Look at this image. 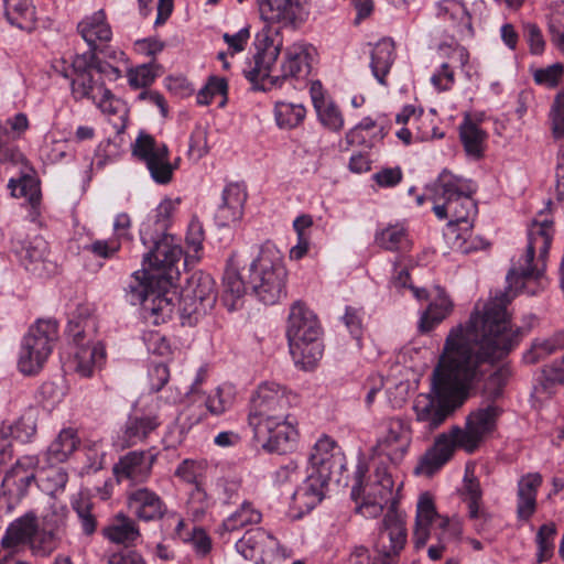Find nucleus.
Segmentation results:
<instances>
[{
    "label": "nucleus",
    "mask_w": 564,
    "mask_h": 564,
    "mask_svg": "<svg viewBox=\"0 0 564 564\" xmlns=\"http://www.w3.org/2000/svg\"><path fill=\"white\" fill-rule=\"evenodd\" d=\"M187 247L197 254L203 248V241L205 239V231L203 224L194 217L187 228L186 232Z\"/></svg>",
    "instance_id": "nucleus-59"
},
{
    "label": "nucleus",
    "mask_w": 564,
    "mask_h": 564,
    "mask_svg": "<svg viewBox=\"0 0 564 564\" xmlns=\"http://www.w3.org/2000/svg\"><path fill=\"white\" fill-rule=\"evenodd\" d=\"M159 68V65L153 62L142 64L137 66L135 68H131L128 72V80L131 87L133 88H143L150 86L158 73L155 69Z\"/></svg>",
    "instance_id": "nucleus-51"
},
{
    "label": "nucleus",
    "mask_w": 564,
    "mask_h": 564,
    "mask_svg": "<svg viewBox=\"0 0 564 564\" xmlns=\"http://www.w3.org/2000/svg\"><path fill=\"white\" fill-rule=\"evenodd\" d=\"M228 83L223 77L210 76L206 85L197 94L199 105H209L216 95L223 96L220 106L227 101Z\"/></svg>",
    "instance_id": "nucleus-49"
},
{
    "label": "nucleus",
    "mask_w": 564,
    "mask_h": 564,
    "mask_svg": "<svg viewBox=\"0 0 564 564\" xmlns=\"http://www.w3.org/2000/svg\"><path fill=\"white\" fill-rule=\"evenodd\" d=\"M552 228V220H534L524 254L507 273V290L489 301L482 314L473 312L466 326L459 324L449 330L433 370L431 392L419 394L414 401L416 421L424 429L440 427L468 399L473 384L485 375L484 365L505 359L530 332L534 316L524 318L525 326L513 328L507 306L528 280L542 275Z\"/></svg>",
    "instance_id": "nucleus-1"
},
{
    "label": "nucleus",
    "mask_w": 564,
    "mask_h": 564,
    "mask_svg": "<svg viewBox=\"0 0 564 564\" xmlns=\"http://www.w3.org/2000/svg\"><path fill=\"white\" fill-rule=\"evenodd\" d=\"M436 295L420 318L419 329L429 333L447 318L454 308V303L441 286H435Z\"/></svg>",
    "instance_id": "nucleus-30"
},
{
    "label": "nucleus",
    "mask_w": 564,
    "mask_h": 564,
    "mask_svg": "<svg viewBox=\"0 0 564 564\" xmlns=\"http://www.w3.org/2000/svg\"><path fill=\"white\" fill-rule=\"evenodd\" d=\"M217 300L215 281L203 271L192 273L182 286L178 299V313L182 324L193 325L198 316L210 311Z\"/></svg>",
    "instance_id": "nucleus-11"
},
{
    "label": "nucleus",
    "mask_w": 564,
    "mask_h": 564,
    "mask_svg": "<svg viewBox=\"0 0 564 564\" xmlns=\"http://www.w3.org/2000/svg\"><path fill=\"white\" fill-rule=\"evenodd\" d=\"M247 199L245 187L238 183L228 184L221 195V203L215 214V220L220 227L229 226L241 219L243 205Z\"/></svg>",
    "instance_id": "nucleus-25"
},
{
    "label": "nucleus",
    "mask_w": 564,
    "mask_h": 564,
    "mask_svg": "<svg viewBox=\"0 0 564 564\" xmlns=\"http://www.w3.org/2000/svg\"><path fill=\"white\" fill-rule=\"evenodd\" d=\"M308 462L313 471L322 474V477H332L336 482L340 481V476L346 469L345 455L328 436H323L316 442Z\"/></svg>",
    "instance_id": "nucleus-17"
},
{
    "label": "nucleus",
    "mask_w": 564,
    "mask_h": 564,
    "mask_svg": "<svg viewBox=\"0 0 564 564\" xmlns=\"http://www.w3.org/2000/svg\"><path fill=\"white\" fill-rule=\"evenodd\" d=\"M436 517H438V513L432 496L429 492H423L417 501L415 523L417 525H431Z\"/></svg>",
    "instance_id": "nucleus-56"
},
{
    "label": "nucleus",
    "mask_w": 564,
    "mask_h": 564,
    "mask_svg": "<svg viewBox=\"0 0 564 564\" xmlns=\"http://www.w3.org/2000/svg\"><path fill=\"white\" fill-rule=\"evenodd\" d=\"M411 444V431L402 419H390L387 433L377 441L373 451L387 456L391 463L399 464Z\"/></svg>",
    "instance_id": "nucleus-19"
},
{
    "label": "nucleus",
    "mask_w": 564,
    "mask_h": 564,
    "mask_svg": "<svg viewBox=\"0 0 564 564\" xmlns=\"http://www.w3.org/2000/svg\"><path fill=\"white\" fill-rule=\"evenodd\" d=\"M132 155L145 164L156 184L166 185L173 180L176 165L170 162V150L165 143H159L151 134L139 133L132 144Z\"/></svg>",
    "instance_id": "nucleus-13"
},
{
    "label": "nucleus",
    "mask_w": 564,
    "mask_h": 564,
    "mask_svg": "<svg viewBox=\"0 0 564 564\" xmlns=\"http://www.w3.org/2000/svg\"><path fill=\"white\" fill-rule=\"evenodd\" d=\"M58 325L54 319H37L21 340L18 368L26 376L37 375L53 351Z\"/></svg>",
    "instance_id": "nucleus-8"
},
{
    "label": "nucleus",
    "mask_w": 564,
    "mask_h": 564,
    "mask_svg": "<svg viewBox=\"0 0 564 564\" xmlns=\"http://www.w3.org/2000/svg\"><path fill=\"white\" fill-rule=\"evenodd\" d=\"M180 199L166 198L154 215L142 224L140 239L147 248L143 254V279L135 272L124 286V297L131 305L140 304L143 317L159 325L172 317L176 292L174 279L178 276L175 264L183 254L177 239L167 234L171 217Z\"/></svg>",
    "instance_id": "nucleus-2"
},
{
    "label": "nucleus",
    "mask_w": 564,
    "mask_h": 564,
    "mask_svg": "<svg viewBox=\"0 0 564 564\" xmlns=\"http://www.w3.org/2000/svg\"><path fill=\"white\" fill-rule=\"evenodd\" d=\"M205 405L210 414L220 415L231 406V400L229 397H224L223 390L217 388L214 394L207 397Z\"/></svg>",
    "instance_id": "nucleus-64"
},
{
    "label": "nucleus",
    "mask_w": 564,
    "mask_h": 564,
    "mask_svg": "<svg viewBox=\"0 0 564 564\" xmlns=\"http://www.w3.org/2000/svg\"><path fill=\"white\" fill-rule=\"evenodd\" d=\"M85 535H93L97 530V516L94 512L95 505L88 498H78L72 502Z\"/></svg>",
    "instance_id": "nucleus-48"
},
{
    "label": "nucleus",
    "mask_w": 564,
    "mask_h": 564,
    "mask_svg": "<svg viewBox=\"0 0 564 564\" xmlns=\"http://www.w3.org/2000/svg\"><path fill=\"white\" fill-rule=\"evenodd\" d=\"M286 274L282 253L274 243L265 241L249 265L248 284L262 303L273 305L285 295Z\"/></svg>",
    "instance_id": "nucleus-6"
},
{
    "label": "nucleus",
    "mask_w": 564,
    "mask_h": 564,
    "mask_svg": "<svg viewBox=\"0 0 564 564\" xmlns=\"http://www.w3.org/2000/svg\"><path fill=\"white\" fill-rule=\"evenodd\" d=\"M562 383H564V356L544 366L542 370V384L546 390Z\"/></svg>",
    "instance_id": "nucleus-57"
},
{
    "label": "nucleus",
    "mask_w": 564,
    "mask_h": 564,
    "mask_svg": "<svg viewBox=\"0 0 564 564\" xmlns=\"http://www.w3.org/2000/svg\"><path fill=\"white\" fill-rule=\"evenodd\" d=\"M434 203L433 212L440 220L449 219V224H466L470 229L477 214V204L473 198L476 185L470 180L443 170L430 188Z\"/></svg>",
    "instance_id": "nucleus-4"
},
{
    "label": "nucleus",
    "mask_w": 564,
    "mask_h": 564,
    "mask_svg": "<svg viewBox=\"0 0 564 564\" xmlns=\"http://www.w3.org/2000/svg\"><path fill=\"white\" fill-rule=\"evenodd\" d=\"M330 480L334 478L322 477V474L311 470L302 486L293 492V501L307 511L312 510L325 498Z\"/></svg>",
    "instance_id": "nucleus-26"
},
{
    "label": "nucleus",
    "mask_w": 564,
    "mask_h": 564,
    "mask_svg": "<svg viewBox=\"0 0 564 564\" xmlns=\"http://www.w3.org/2000/svg\"><path fill=\"white\" fill-rule=\"evenodd\" d=\"M4 17L20 30L32 32L36 26V9L33 0H3Z\"/></svg>",
    "instance_id": "nucleus-32"
},
{
    "label": "nucleus",
    "mask_w": 564,
    "mask_h": 564,
    "mask_svg": "<svg viewBox=\"0 0 564 564\" xmlns=\"http://www.w3.org/2000/svg\"><path fill=\"white\" fill-rule=\"evenodd\" d=\"M556 525L553 522L542 524L535 535L536 543V563L547 562L554 554V539L556 535Z\"/></svg>",
    "instance_id": "nucleus-46"
},
{
    "label": "nucleus",
    "mask_w": 564,
    "mask_h": 564,
    "mask_svg": "<svg viewBox=\"0 0 564 564\" xmlns=\"http://www.w3.org/2000/svg\"><path fill=\"white\" fill-rule=\"evenodd\" d=\"M260 17L268 23H278L280 28L295 29L302 21V7L293 0H257Z\"/></svg>",
    "instance_id": "nucleus-22"
},
{
    "label": "nucleus",
    "mask_w": 564,
    "mask_h": 564,
    "mask_svg": "<svg viewBox=\"0 0 564 564\" xmlns=\"http://www.w3.org/2000/svg\"><path fill=\"white\" fill-rule=\"evenodd\" d=\"M77 30L89 46L88 53H96L98 42L100 44L109 42L112 36L111 29L106 22V15L102 10L79 22Z\"/></svg>",
    "instance_id": "nucleus-29"
},
{
    "label": "nucleus",
    "mask_w": 564,
    "mask_h": 564,
    "mask_svg": "<svg viewBox=\"0 0 564 564\" xmlns=\"http://www.w3.org/2000/svg\"><path fill=\"white\" fill-rule=\"evenodd\" d=\"M321 123L329 130L339 131L344 119L339 108L332 101H326L315 108Z\"/></svg>",
    "instance_id": "nucleus-52"
},
{
    "label": "nucleus",
    "mask_w": 564,
    "mask_h": 564,
    "mask_svg": "<svg viewBox=\"0 0 564 564\" xmlns=\"http://www.w3.org/2000/svg\"><path fill=\"white\" fill-rule=\"evenodd\" d=\"M549 120L553 138L555 140L564 138V87L554 97Z\"/></svg>",
    "instance_id": "nucleus-50"
},
{
    "label": "nucleus",
    "mask_w": 564,
    "mask_h": 564,
    "mask_svg": "<svg viewBox=\"0 0 564 564\" xmlns=\"http://www.w3.org/2000/svg\"><path fill=\"white\" fill-rule=\"evenodd\" d=\"M170 370L163 362L152 364L149 369L150 389L159 392L169 382Z\"/></svg>",
    "instance_id": "nucleus-62"
},
{
    "label": "nucleus",
    "mask_w": 564,
    "mask_h": 564,
    "mask_svg": "<svg viewBox=\"0 0 564 564\" xmlns=\"http://www.w3.org/2000/svg\"><path fill=\"white\" fill-rule=\"evenodd\" d=\"M80 438L73 427L63 429L50 444L45 453L48 464L63 463L78 448Z\"/></svg>",
    "instance_id": "nucleus-35"
},
{
    "label": "nucleus",
    "mask_w": 564,
    "mask_h": 564,
    "mask_svg": "<svg viewBox=\"0 0 564 564\" xmlns=\"http://www.w3.org/2000/svg\"><path fill=\"white\" fill-rule=\"evenodd\" d=\"M104 535L111 542L129 545L140 536V531L132 518L119 513L115 517L112 522L104 529Z\"/></svg>",
    "instance_id": "nucleus-38"
},
{
    "label": "nucleus",
    "mask_w": 564,
    "mask_h": 564,
    "mask_svg": "<svg viewBox=\"0 0 564 564\" xmlns=\"http://www.w3.org/2000/svg\"><path fill=\"white\" fill-rule=\"evenodd\" d=\"M250 39V28L245 26L235 34L224 33L223 40L227 43L231 55L245 50Z\"/></svg>",
    "instance_id": "nucleus-63"
},
{
    "label": "nucleus",
    "mask_w": 564,
    "mask_h": 564,
    "mask_svg": "<svg viewBox=\"0 0 564 564\" xmlns=\"http://www.w3.org/2000/svg\"><path fill=\"white\" fill-rule=\"evenodd\" d=\"M312 47L306 44L296 43L288 47L284 54V61L281 64L280 75H269L265 80L271 87H281L288 79H299L307 76L311 72L310 50Z\"/></svg>",
    "instance_id": "nucleus-21"
},
{
    "label": "nucleus",
    "mask_w": 564,
    "mask_h": 564,
    "mask_svg": "<svg viewBox=\"0 0 564 564\" xmlns=\"http://www.w3.org/2000/svg\"><path fill=\"white\" fill-rule=\"evenodd\" d=\"M253 431L256 442L269 453L285 454L293 449L297 431L290 421V415L283 420L263 421L261 429H264L263 435L259 434L258 425L250 426Z\"/></svg>",
    "instance_id": "nucleus-15"
},
{
    "label": "nucleus",
    "mask_w": 564,
    "mask_h": 564,
    "mask_svg": "<svg viewBox=\"0 0 564 564\" xmlns=\"http://www.w3.org/2000/svg\"><path fill=\"white\" fill-rule=\"evenodd\" d=\"M126 500L129 511L140 521H159L167 512V506L162 497L148 487L128 491Z\"/></svg>",
    "instance_id": "nucleus-18"
},
{
    "label": "nucleus",
    "mask_w": 564,
    "mask_h": 564,
    "mask_svg": "<svg viewBox=\"0 0 564 564\" xmlns=\"http://www.w3.org/2000/svg\"><path fill=\"white\" fill-rule=\"evenodd\" d=\"M261 518L260 511L256 510L251 503L243 502L237 511L224 520L221 527L227 532H234L249 524H258Z\"/></svg>",
    "instance_id": "nucleus-45"
},
{
    "label": "nucleus",
    "mask_w": 564,
    "mask_h": 564,
    "mask_svg": "<svg viewBox=\"0 0 564 564\" xmlns=\"http://www.w3.org/2000/svg\"><path fill=\"white\" fill-rule=\"evenodd\" d=\"M158 454L153 451H131L120 457L113 466L118 481L130 480L133 484H144L152 474Z\"/></svg>",
    "instance_id": "nucleus-20"
},
{
    "label": "nucleus",
    "mask_w": 564,
    "mask_h": 564,
    "mask_svg": "<svg viewBox=\"0 0 564 564\" xmlns=\"http://www.w3.org/2000/svg\"><path fill=\"white\" fill-rule=\"evenodd\" d=\"M542 484V477L538 473L528 474L518 482L517 517L528 521L536 510V494Z\"/></svg>",
    "instance_id": "nucleus-28"
},
{
    "label": "nucleus",
    "mask_w": 564,
    "mask_h": 564,
    "mask_svg": "<svg viewBox=\"0 0 564 564\" xmlns=\"http://www.w3.org/2000/svg\"><path fill=\"white\" fill-rule=\"evenodd\" d=\"M34 480L35 473L11 467L1 482L3 496L9 495L14 501H20L26 495L29 487Z\"/></svg>",
    "instance_id": "nucleus-39"
},
{
    "label": "nucleus",
    "mask_w": 564,
    "mask_h": 564,
    "mask_svg": "<svg viewBox=\"0 0 564 564\" xmlns=\"http://www.w3.org/2000/svg\"><path fill=\"white\" fill-rule=\"evenodd\" d=\"M459 137L466 153L474 159L484 155L487 133L467 116L459 127Z\"/></svg>",
    "instance_id": "nucleus-41"
},
{
    "label": "nucleus",
    "mask_w": 564,
    "mask_h": 564,
    "mask_svg": "<svg viewBox=\"0 0 564 564\" xmlns=\"http://www.w3.org/2000/svg\"><path fill=\"white\" fill-rule=\"evenodd\" d=\"M67 481L68 475L63 468H51L46 471L43 486L51 495H56L65 489Z\"/></svg>",
    "instance_id": "nucleus-58"
},
{
    "label": "nucleus",
    "mask_w": 564,
    "mask_h": 564,
    "mask_svg": "<svg viewBox=\"0 0 564 564\" xmlns=\"http://www.w3.org/2000/svg\"><path fill=\"white\" fill-rule=\"evenodd\" d=\"M11 250L21 265L31 273L43 276L52 271V262L47 260L48 243L41 236L30 239L13 238Z\"/></svg>",
    "instance_id": "nucleus-16"
},
{
    "label": "nucleus",
    "mask_w": 564,
    "mask_h": 564,
    "mask_svg": "<svg viewBox=\"0 0 564 564\" xmlns=\"http://www.w3.org/2000/svg\"><path fill=\"white\" fill-rule=\"evenodd\" d=\"M563 348L564 330H561L549 338L534 340L531 349L523 355V360L529 365H533Z\"/></svg>",
    "instance_id": "nucleus-42"
},
{
    "label": "nucleus",
    "mask_w": 564,
    "mask_h": 564,
    "mask_svg": "<svg viewBox=\"0 0 564 564\" xmlns=\"http://www.w3.org/2000/svg\"><path fill=\"white\" fill-rule=\"evenodd\" d=\"M394 57V42L391 39L380 40L371 51L370 68L381 85H386V76L390 72Z\"/></svg>",
    "instance_id": "nucleus-36"
},
{
    "label": "nucleus",
    "mask_w": 564,
    "mask_h": 564,
    "mask_svg": "<svg viewBox=\"0 0 564 564\" xmlns=\"http://www.w3.org/2000/svg\"><path fill=\"white\" fill-rule=\"evenodd\" d=\"M456 447H459V443L452 436V429L438 435L434 446L422 458L425 471L431 475L438 470L451 459Z\"/></svg>",
    "instance_id": "nucleus-31"
},
{
    "label": "nucleus",
    "mask_w": 564,
    "mask_h": 564,
    "mask_svg": "<svg viewBox=\"0 0 564 564\" xmlns=\"http://www.w3.org/2000/svg\"><path fill=\"white\" fill-rule=\"evenodd\" d=\"M63 520L55 513L46 516L42 525H37L29 543L33 555L48 557L61 544L58 534Z\"/></svg>",
    "instance_id": "nucleus-24"
},
{
    "label": "nucleus",
    "mask_w": 564,
    "mask_h": 564,
    "mask_svg": "<svg viewBox=\"0 0 564 564\" xmlns=\"http://www.w3.org/2000/svg\"><path fill=\"white\" fill-rule=\"evenodd\" d=\"M564 75L562 63H554L543 68H538L533 73V79L538 85L547 88H555L560 85Z\"/></svg>",
    "instance_id": "nucleus-53"
},
{
    "label": "nucleus",
    "mask_w": 564,
    "mask_h": 564,
    "mask_svg": "<svg viewBox=\"0 0 564 564\" xmlns=\"http://www.w3.org/2000/svg\"><path fill=\"white\" fill-rule=\"evenodd\" d=\"M437 15L451 21L459 33H473L471 17L462 1L442 0L437 6Z\"/></svg>",
    "instance_id": "nucleus-37"
},
{
    "label": "nucleus",
    "mask_w": 564,
    "mask_h": 564,
    "mask_svg": "<svg viewBox=\"0 0 564 564\" xmlns=\"http://www.w3.org/2000/svg\"><path fill=\"white\" fill-rule=\"evenodd\" d=\"M296 399V394L276 382L261 383L250 400L249 425H258L259 434L263 435L264 429H261V423L283 420L289 415L288 411Z\"/></svg>",
    "instance_id": "nucleus-10"
},
{
    "label": "nucleus",
    "mask_w": 564,
    "mask_h": 564,
    "mask_svg": "<svg viewBox=\"0 0 564 564\" xmlns=\"http://www.w3.org/2000/svg\"><path fill=\"white\" fill-rule=\"evenodd\" d=\"M403 177V173L399 166L383 167L372 175V180L380 187H394Z\"/></svg>",
    "instance_id": "nucleus-61"
},
{
    "label": "nucleus",
    "mask_w": 564,
    "mask_h": 564,
    "mask_svg": "<svg viewBox=\"0 0 564 564\" xmlns=\"http://www.w3.org/2000/svg\"><path fill=\"white\" fill-rule=\"evenodd\" d=\"M511 369L508 365H503L492 372L485 381L481 397L482 402H494L502 397L503 389L511 377Z\"/></svg>",
    "instance_id": "nucleus-44"
},
{
    "label": "nucleus",
    "mask_w": 564,
    "mask_h": 564,
    "mask_svg": "<svg viewBox=\"0 0 564 564\" xmlns=\"http://www.w3.org/2000/svg\"><path fill=\"white\" fill-rule=\"evenodd\" d=\"M270 541L279 545L278 540L262 528H252L245 532L243 536L236 542V550L246 560H253L257 552H263V544Z\"/></svg>",
    "instance_id": "nucleus-40"
},
{
    "label": "nucleus",
    "mask_w": 564,
    "mask_h": 564,
    "mask_svg": "<svg viewBox=\"0 0 564 564\" xmlns=\"http://www.w3.org/2000/svg\"><path fill=\"white\" fill-rule=\"evenodd\" d=\"M96 332V321L87 307L79 308L68 322V336L78 348L75 352L76 371L83 377H90L94 368L100 366L106 357L104 345L95 340Z\"/></svg>",
    "instance_id": "nucleus-7"
},
{
    "label": "nucleus",
    "mask_w": 564,
    "mask_h": 564,
    "mask_svg": "<svg viewBox=\"0 0 564 564\" xmlns=\"http://www.w3.org/2000/svg\"><path fill=\"white\" fill-rule=\"evenodd\" d=\"M468 514L470 519H482L486 522L489 519V514L485 511L479 510V501L481 499L480 486L477 481L469 480L466 484Z\"/></svg>",
    "instance_id": "nucleus-55"
},
{
    "label": "nucleus",
    "mask_w": 564,
    "mask_h": 564,
    "mask_svg": "<svg viewBox=\"0 0 564 564\" xmlns=\"http://www.w3.org/2000/svg\"><path fill=\"white\" fill-rule=\"evenodd\" d=\"M523 35L530 46V52L540 55L544 52L545 41L541 29L534 23L524 24Z\"/></svg>",
    "instance_id": "nucleus-60"
},
{
    "label": "nucleus",
    "mask_w": 564,
    "mask_h": 564,
    "mask_svg": "<svg viewBox=\"0 0 564 564\" xmlns=\"http://www.w3.org/2000/svg\"><path fill=\"white\" fill-rule=\"evenodd\" d=\"M275 120L280 128L291 129L299 126L305 118L306 110L302 105L288 102L275 104Z\"/></svg>",
    "instance_id": "nucleus-47"
},
{
    "label": "nucleus",
    "mask_w": 564,
    "mask_h": 564,
    "mask_svg": "<svg viewBox=\"0 0 564 564\" xmlns=\"http://www.w3.org/2000/svg\"><path fill=\"white\" fill-rule=\"evenodd\" d=\"M502 409L494 402H481L479 408L470 412L466 419V429L452 427V436L459 443V447L473 453L480 441L496 429L497 420Z\"/></svg>",
    "instance_id": "nucleus-14"
},
{
    "label": "nucleus",
    "mask_w": 564,
    "mask_h": 564,
    "mask_svg": "<svg viewBox=\"0 0 564 564\" xmlns=\"http://www.w3.org/2000/svg\"><path fill=\"white\" fill-rule=\"evenodd\" d=\"M162 424L159 415L135 410L129 414L122 429L121 440L127 447L145 442Z\"/></svg>",
    "instance_id": "nucleus-23"
},
{
    "label": "nucleus",
    "mask_w": 564,
    "mask_h": 564,
    "mask_svg": "<svg viewBox=\"0 0 564 564\" xmlns=\"http://www.w3.org/2000/svg\"><path fill=\"white\" fill-rule=\"evenodd\" d=\"M184 543H188L193 546L195 553L198 556H206L212 551V539L208 533L197 525L191 528V534L184 536Z\"/></svg>",
    "instance_id": "nucleus-54"
},
{
    "label": "nucleus",
    "mask_w": 564,
    "mask_h": 564,
    "mask_svg": "<svg viewBox=\"0 0 564 564\" xmlns=\"http://www.w3.org/2000/svg\"><path fill=\"white\" fill-rule=\"evenodd\" d=\"M239 262L236 261V254H232L228 260V265L226 268L223 286H224V301L229 306L230 310L235 308L236 301L241 299L246 292L248 284V279L241 275L238 270Z\"/></svg>",
    "instance_id": "nucleus-33"
},
{
    "label": "nucleus",
    "mask_w": 564,
    "mask_h": 564,
    "mask_svg": "<svg viewBox=\"0 0 564 564\" xmlns=\"http://www.w3.org/2000/svg\"><path fill=\"white\" fill-rule=\"evenodd\" d=\"M375 242L384 250H401L408 245L406 229L402 224L388 225L376 232Z\"/></svg>",
    "instance_id": "nucleus-43"
},
{
    "label": "nucleus",
    "mask_w": 564,
    "mask_h": 564,
    "mask_svg": "<svg viewBox=\"0 0 564 564\" xmlns=\"http://www.w3.org/2000/svg\"><path fill=\"white\" fill-rule=\"evenodd\" d=\"M365 474V468L359 466L355 474L350 497L355 502H358L361 496L387 505L390 502L379 529L376 562L378 564H394L406 542L405 522L397 510L398 501L392 497L394 481L384 466L377 467L373 480L367 485H364Z\"/></svg>",
    "instance_id": "nucleus-3"
},
{
    "label": "nucleus",
    "mask_w": 564,
    "mask_h": 564,
    "mask_svg": "<svg viewBox=\"0 0 564 564\" xmlns=\"http://www.w3.org/2000/svg\"><path fill=\"white\" fill-rule=\"evenodd\" d=\"M37 525L36 516L33 512L25 513L7 528L1 545L4 549H11L22 543H30Z\"/></svg>",
    "instance_id": "nucleus-34"
},
{
    "label": "nucleus",
    "mask_w": 564,
    "mask_h": 564,
    "mask_svg": "<svg viewBox=\"0 0 564 564\" xmlns=\"http://www.w3.org/2000/svg\"><path fill=\"white\" fill-rule=\"evenodd\" d=\"M268 23L257 33L254 39L256 54L249 67L243 68L245 77L252 84L253 90L267 91L265 77H269L282 47V40L278 39L279 29Z\"/></svg>",
    "instance_id": "nucleus-12"
},
{
    "label": "nucleus",
    "mask_w": 564,
    "mask_h": 564,
    "mask_svg": "<svg viewBox=\"0 0 564 564\" xmlns=\"http://www.w3.org/2000/svg\"><path fill=\"white\" fill-rule=\"evenodd\" d=\"M29 126L28 118L24 113H17L13 118L8 119L4 124L0 122V163L18 164L22 159L21 152L11 143L12 132H22Z\"/></svg>",
    "instance_id": "nucleus-27"
},
{
    "label": "nucleus",
    "mask_w": 564,
    "mask_h": 564,
    "mask_svg": "<svg viewBox=\"0 0 564 564\" xmlns=\"http://www.w3.org/2000/svg\"><path fill=\"white\" fill-rule=\"evenodd\" d=\"M321 327L314 313L303 303L292 305L286 327L290 354L303 370L313 369L323 356Z\"/></svg>",
    "instance_id": "nucleus-5"
},
{
    "label": "nucleus",
    "mask_w": 564,
    "mask_h": 564,
    "mask_svg": "<svg viewBox=\"0 0 564 564\" xmlns=\"http://www.w3.org/2000/svg\"><path fill=\"white\" fill-rule=\"evenodd\" d=\"M74 77L70 80L73 98L78 101L90 99L104 112L116 113L115 96L106 88L94 68V53L78 54L72 62Z\"/></svg>",
    "instance_id": "nucleus-9"
}]
</instances>
